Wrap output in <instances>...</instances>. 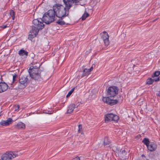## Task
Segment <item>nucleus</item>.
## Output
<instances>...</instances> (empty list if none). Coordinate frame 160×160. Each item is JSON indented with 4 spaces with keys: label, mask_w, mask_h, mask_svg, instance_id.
<instances>
[{
    "label": "nucleus",
    "mask_w": 160,
    "mask_h": 160,
    "mask_svg": "<svg viewBox=\"0 0 160 160\" xmlns=\"http://www.w3.org/2000/svg\"><path fill=\"white\" fill-rule=\"evenodd\" d=\"M82 129V126L81 125L79 124L78 125V132L79 133H81V134H82V133L81 131Z\"/></svg>",
    "instance_id": "c85d7f7f"
},
{
    "label": "nucleus",
    "mask_w": 160,
    "mask_h": 160,
    "mask_svg": "<svg viewBox=\"0 0 160 160\" xmlns=\"http://www.w3.org/2000/svg\"><path fill=\"white\" fill-rule=\"evenodd\" d=\"M42 18V19L39 18L33 20L32 21L33 26L40 30L43 28L44 27L43 22L45 23V21L43 19V17Z\"/></svg>",
    "instance_id": "423d86ee"
},
{
    "label": "nucleus",
    "mask_w": 160,
    "mask_h": 160,
    "mask_svg": "<svg viewBox=\"0 0 160 160\" xmlns=\"http://www.w3.org/2000/svg\"><path fill=\"white\" fill-rule=\"evenodd\" d=\"M40 30L32 25V29L30 31L28 38L31 40L38 34V32Z\"/></svg>",
    "instance_id": "6e6552de"
},
{
    "label": "nucleus",
    "mask_w": 160,
    "mask_h": 160,
    "mask_svg": "<svg viewBox=\"0 0 160 160\" xmlns=\"http://www.w3.org/2000/svg\"><path fill=\"white\" fill-rule=\"evenodd\" d=\"M127 152L124 149H121L119 152V156L121 159H124L126 158Z\"/></svg>",
    "instance_id": "ddd939ff"
},
{
    "label": "nucleus",
    "mask_w": 160,
    "mask_h": 160,
    "mask_svg": "<svg viewBox=\"0 0 160 160\" xmlns=\"http://www.w3.org/2000/svg\"><path fill=\"white\" fill-rule=\"evenodd\" d=\"M8 88V86L7 84H0V93L6 91Z\"/></svg>",
    "instance_id": "2eb2a0df"
},
{
    "label": "nucleus",
    "mask_w": 160,
    "mask_h": 160,
    "mask_svg": "<svg viewBox=\"0 0 160 160\" xmlns=\"http://www.w3.org/2000/svg\"><path fill=\"white\" fill-rule=\"evenodd\" d=\"M103 34L102 36V38L103 39L105 46H108L109 44V35L108 33L104 31L103 32Z\"/></svg>",
    "instance_id": "9d476101"
},
{
    "label": "nucleus",
    "mask_w": 160,
    "mask_h": 160,
    "mask_svg": "<svg viewBox=\"0 0 160 160\" xmlns=\"http://www.w3.org/2000/svg\"><path fill=\"white\" fill-rule=\"evenodd\" d=\"M19 108V105H18L15 108V110L17 111L18 110Z\"/></svg>",
    "instance_id": "7c9ffc66"
},
{
    "label": "nucleus",
    "mask_w": 160,
    "mask_h": 160,
    "mask_svg": "<svg viewBox=\"0 0 160 160\" xmlns=\"http://www.w3.org/2000/svg\"><path fill=\"white\" fill-rule=\"evenodd\" d=\"M18 156L17 152L12 151L7 152L2 156L0 160H11Z\"/></svg>",
    "instance_id": "7ed1b4c3"
},
{
    "label": "nucleus",
    "mask_w": 160,
    "mask_h": 160,
    "mask_svg": "<svg viewBox=\"0 0 160 160\" xmlns=\"http://www.w3.org/2000/svg\"><path fill=\"white\" fill-rule=\"evenodd\" d=\"M63 1L65 7L60 4H55L53 6L52 9L49 10L44 14L43 18L46 24H49L53 22L55 16L59 18H64L68 16L69 9L72 7L65 0Z\"/></svg>",
    "instance_id": "f257e3e1"
},
{
    "label": "nucleus",
    "mask_w": 160,
    "mask_h": 160,
    "mask_svg": "<svg viewBox=\"0 0 160 160\" xmlns=\"http://www.w3.org/2000/svg\"><path fill=\"white\" fill-rule=\"evenodd\" d=\"M157 79H158V78L153 79V80H154V81H155V82H157L158 81H159V80H156Z\"/></svg>",
    "instance_id": "f704fd0d"
},
{
    "label": "nucleus",
    "mask_w": 160,
    "mask_h": 160,
    "mask_svg": "<svg viewBox=\"0 0 160 160\" xmlns=\"http://www.w3.org/2000/svg\"><path fill=\"white\" fill-rule=\"evenodd\" d=\"M18 54L20 56H23L25 55L27 56L28 54V52L22 49L19 51Z\"/></svg>",
    "instance_id": "6ab92c4d"
},
{
    "label": "nucleus",
    "mask_w": 160,
    "mask_h": 160,
    "mask_svg": "<svg viewBox=\"0 0 160 160\" xmlns=\"http://www.w3.org/2000/svg\"><path fill=\"white\" fill-rule=\"evenodd\" d=\"M144 156V155H143V154L142 155V156Z\"/></svg>",
    "instance_id": "58836bf2"
},
{
    "label": "nucleus",
    "mask_w": 160,
    "mask_h": 160,
    "mask_svg": "<svg viewBox=\"0 0 160 160\" xmlns=\"http://www.w3.org/2000/svg\"><path fill=\"white\" fill-rule=\"evenodd\" d=\"M154 82V80L151 78H149L146 80V84L148 85H151Z\"/></svg>",
    "instance_id": "412c9836"
},
{
    "label": "nucleus",
    "mask_w": 160,
    "mask_h": 160,
    "mask_svg": "<svg viewBox=\"0 0 160 160\" xmlns=\"http://www.w3.org/2000/svg\"><path fill=\"white\" fill-rule=\"evenodd\" d=\"M160 80V76L158 78V79L157 80Z\"/></svg>",
    "instance_id": "c9c22d12"
},
{
    "label": "nucleus",
    "mask_w": 160,
    "mask_h": 160,
    "mask_svg": "<svg viewBox=\"0 0 160 160\" xmlns=\"http://www.w3.org/2000/svg\"><path fill=\"white\" fill-rule=\"evenodd\" d=\"M72 160H80V159L79 157L77 156L75 158H73Z\"/></svg>",
    "instance_id": "c756f323"
},
{
    "label": "nucleus",
    "mask_w": 160,
    "mask_h": 160,
    "mask_svg": "<svg viewBox=\"0 0 160 160\" xmlns=\"http://www.w3.org/2000/svg\"><path fill=\"white\" fill-rule=\"evenodd\" d=\"M90 74V71L89 69H85L83 71V73L81 76V78L85 76H88Z\"/></svg>",
    "instance_id": "f3484780"
},
{
    "label": "nucleus",
    "mask_w": 160,
    "mask_h": 160,
    "mask_svg": "<svg viewBox=\"0 0 160 160\" xmlns=\"http://www.w3.org/2000/svg\"><path fill=\"white\" fill-rule=\"evenodd\" d=\"M118 88L115 86H111L109 87L108 90L107 95L108 97H114L118 94Z\"/></svg>",
    "instance_id": "39448f33"
},
{
    "label": "nucleus",
    "mask_w": 160,
    "mask_h": 160,
    "mask_svg": "<svg viewBox=\"0 0 160 160\" xmlns=\"http://www.w3.org/2000/svg\"><path fill=\"white\" fill-rule=\"evenodd\" d=\"M75 108V104H70L68 107V109L67 110V113H71L73 112L74 109Z\"/></svg>",
    "instance_id": "dca6fc26"
},
{
    "label": "nucleus",
    "mask_w": 160,
    "mask_h": 160,
    "mask_svg": "<svg viewBox=\"0 0 160 160\" xmlns=\"http://www.w3.org/2000/svg\"><path fill=\"white\" fill-rule=\"evenodd\" d=\"M9 14L10 16L12 17V19L14 20L15 18L14 12L13 10H10Z\"/></svg>",
    "instance_id": "a878e982"
},
{
    "label": "nucleus",
    "mask_w": 160,
    "mask_h": 160,
    "mask_svg": "<svg viewBox=\"0 0 160 160\" xmlns=\"http://www.w3.org/2000/svg\"><path fill=\"white\" fill-rule=\"evenodd\" d=\"M80 0H65L72 7L74 3H76L78 2Z\"/></svg>",
    "instance_id": "a211bd4d"
},
{
    "label": "nucleus",
    "mask_w": 160,
    "mask_h": 160,
    "mask_svg": "<svg viewBox=\"0 0 160 160\" xmlns=\"http://www.w3.org/2000/svg\"><path fill=\"white\" fill-rule=\"evenodd\" d=\"M28 76L26 75L22 76L19 80L18 89H22L24 88L27 86L28 81Z\"/></svg>",
    "instance_id": "20e7f679"
},
{
    "label": "nucleus",
    "mask_w": 160,
    "mask_h": 160,
    "mask_svg": "<svg viewBox=\"0 0 160 160\" xmlns=\"http://www.w3.org/2000/svg\"><path fill=\"white\" fill-rule=\"evenodd\" d=\"M160 74V72L159 71H156L152 75V77L153 78L155 77L158 76Z\"/></svg>",
    "instance_id": "bb28decb"
},
{
    "label": "nucleus",
    "mask_w": 160,
    "mask_h": 160,
    "mask_svg": "<svg viewBox=\"0 0 160 160\" xmlns=\"http://www.w3.org/2000/svg\"><path fill=\"white\" fill-rule=\"evenodd\" d=\"M102 101L104 102L111 106L116 104L118 102L117 100L112 99L109 97H103L102 98Z\"/></svg>",
    "instance_id": "1a4fd4ad"
},
{
    "label": "nucleus",
    "mask_w": 160,
    "mask_h": 160,
    "mask_svg": "<svg viewBox=\"0 0 160 160\" xmlns=\"http://www.w3.org/2000/svg\"><path fill=\"white\" fill-rule=\"evenodd\" d=\"M105 121L107 123L112 121L117 122L119 119L118 117L116 115L111 113L105 115L104 116Z\"/></svg>",
    "instance_id": "0eeeda50"
},
{
    "label": "nucleus",
    "mask_w": 160,
    "mask_h": 160,
    "mask_svg": "<svg viewBox=\"0 0 160 160\" xmlns=\"http://www.w3.org/2000/svg\"><path fill=\"white\" fill-rule=\"evenodd\" d=\"M7 27V26L6 25H2V26H1V28L3 29L6 28Z\"/></svg>",
    "instance_id": "473e14b6"
},
{
    "label": "nucleus",
    "mask_w": 160,
    "mask_h": 160,
    "mask_svg": "<svg viewBox=\"0 0 160 160\" xmlns=\"http://www.w3.org/2000/svg\"><path fill=\"white\" fill-rule=\"evenodd\" d=\"M36 65H33V66L30 67L28 72L31 77L33 79L40 81L42 79L41 76V70L40 69V67L42 63L40 64L37 63Z\"/></svg>",
    "instance_id": "f03ea898"
},
{
    "label": "nucleus",
    "mask_w": 160,
    "mask_h": 160,
    "mask_svg": "<svg viewBox=\"0 0 160 160\" xmlns=\"http://www.w3.org/2000/svg\"><path fill=\"white\" fill-rule=\"evenodd\" d=\"M17 75L15 73H14V75H13V80L11 84V85H12L17 80L16 79L17 78Z\"/></svg>",
    "instance_id": "393cba45"
},
{
    "label": "nucleus",
    "mask_w": 160,
    "mask_h": 160,
    "mask_svg": "<svg viewBox=\"0 0 160 160\" xmlns=\"http://www.w3.org/2000/svg\"><path fill=\"white\" fill-rule=\"evenodd\" d=\"M63 18H59V19L57 21L56 23L61 26L65 25V22L63 20Z\"/></svg>",
    "instance_id": "aec40b11"
},
{
    "label": "nucleus",
    "mask_w": 160,
    "mask_h": 160,
    "mask_svg": "<svg viewBox=\"0 0 160 160\" xmlns=\"http://www.w3.org/2000/svg\"><path fill=\"white\" fill-rule=\"evenodd\" d=\"M89 14L86 11H85L84 13L82 15V20H85L86 18L89 16Z\"/></svg>",
    "instance_id": "5701e85b"
},
{
    "label": "nucleus",
    "mask_w": 160,
    "mask_h": 160,
    "mask_svg": "<svg viewBox=\"0 0 160 160\" xmlns=\"http://www.w3.org/2000/svg\"><path fill=\"white\" fill-rule=\"evenodd\" d=\"M156 95L160 97V90L156 94Z\"/></svg>",
    "instance_id": "2f4dec72"
},
{
    "label": "nucleus",
    "mask_w": 160,
    "mask_h": 160,
    "mask_svg": "<svg viewBox=\"0 0 160 160\" xmlns=\"http://www.w3.org/2000/svg\"><path fill=\"white\" fill-rule=\"evenodd\" d=\"M110 143L108 137H105L104 138L103 143L105 146L108 145Z\"/></svg>",
    "instance_id": "b1692460"
},
{
    "label": "nucleus",
    "mask_w": 160,
    "mask_h": 160,
    "mask_svg": "<svg viewBox=\"0 0 160 160\" xmlns=\"http://www.w3.org/2000/svg\"><path fill=\"white\" fill-rule=\"evenodd\" d=\"M142 142L147 147L150 143L148 139L147 138H144L142 141Z\"/></svg>",
    "instance_id": "4be33fe9"
},
{
    "label": "nucleus",
    "mask_w": 160,
    "mask_h": 160,
    "mask_svg": "<svg viewBox=\"0 0 160 160\" xmlns=\"http://www.w3.org/2000/svg\"><path fill=\"white\" fill-rule=\"evenodd\" d=\"M78 105H77V106H76L75 105V108H76L78 107Z\"/></svg>",
    "instance_id": "4c0bfd02"
},
{
    "label": "nucleus",
    "mask_w": 160,
    "mask_h": 160,
    "mask_svg": "<svg viewBox=\"0 0 160 160\" xmlns=\"http://www.w3.org/2000/svg\"><path fill=\"white\" fill-rule=\"evenodd\" d=\"M15 128L18 129H24L25 128V125L21 122H19L15 126Z\"/></svg>",
    "instance_id": "4468645a"
},
{
    "label": "nucleus",
    "mask_w": 160,
    "mask_h": 160,
    "mask_svg": "<svg viewBox=\"0 0 160 160\" xmlns=\"http://www.w3.org/2000/svg\"><path fill=\"white\" fill-rule=\"evenodd\" d=\"M13 120L10 118H8L7 120H2L0 122L1 125L3 126H7L11 124Z\"/></svg>",
    "instance_id": "9b49d317"
},
{
    "label": "nucleus",
    "mask_w": 160,
    "mask_h": 160,
    "mask_svg": "<svg viewBox=\"0 0 160 160\" xmlns=\"http://www.w3.org/2000/svg\"><path fill=\"white\" fill-rule=\"evenodd\" d=\"M156 144L154 142H151L147 147L148 150L151 152L154 151L157 148Z\"/></svg>",
    "instance_id": "f8f14e48"
},
{
    "label": "nucleus",
    "mask_w": 160,
    "mask_h": 160,
    "mask_svg": "<svg viewBox=\"0 0 160 160\" xmlns=\"http://www.w3.org/2000/svg\"><path fill=\"white\" fill-rule=\"evenodd\" d=\"M89 69V71H90V72L91 71H92L93 69V67H92Z\"/></svg>",
    "instance_id": "72a5a7b5"
},
{
    "label": "nucleus",
    "mask_w": 160,
    "mask_h": 160,
    "mask_svg": "<svg viewBox=\"0 0 160 160\" xmlns=\"http://www.w3.org/2000/svg\"><path fill=\"white\" fill-rule=\"evenodd\" d=\"M75 89V88H72L68 93V94L66 96V97L67 98H68L70 97V96L71 95L72 93L74 91V90Z\"/></svg>",
    "instance_id": "cd10ccee"
},
{
    "label": "nucleus",
    "mask_w": 160,
    "mask_h": 160,
    "mask_svg": "<svg viewBox=\"0 0 160 160\" xmlns=\"http://www.w3.org/2000/svg\"><path fill=\"white\" fill-rule=\"evenodd\" d=\"M157 19H158V18H156V19L154 20H153V22H155Z\"/></svg>",
    "instance_id": "e433bc0d"
}]
</instances>
